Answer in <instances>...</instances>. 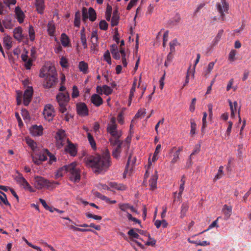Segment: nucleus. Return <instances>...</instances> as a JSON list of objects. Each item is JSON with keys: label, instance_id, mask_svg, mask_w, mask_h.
Masks as SVG:
<instances>
[{"label": "nucleus", "instance_id": "nucleus-1", "mask_svg": "<svg viewBox=\"0 0 251 251\" xmlns=\"http://www.w3.org/2000/svg\"><path fill=\"white\" fill-rule=\"evenodd\" d=\"M109 152L106 151L101 155L91 156L86 160L88 167L92 168L95 172L106 171L111 165Z\"/></svg>", "mask_w": 251, "mask_h": 251}, {"label": "nucleus", "instance_id": "nucleus-2", "mask_svg": "<svg viewBox=\"0 0 251 251\" xmlns=\"http://www.w3.org/2000/svg\"><path fill=\"white\" fill-rule=\"evenodd\" d=\"M66 173H68L70 180L74 182H79L80 180V170L75 162L60 168L55 174V178L62 177Z\"/></svg>", "mask_w": 251, "mask_h": 251}, {"label": "nucleus", "instance_id": "nucleus-3", "mask_svg": "<svg viewBox=\"0 0 251 251\" xmlns=\"http://www.w3.org/2000/svg\"><path fill=\"white\" fill-rule=\"evenodd\" d=\"M39 76L44 78L43 86L45 88L52 87L57 81V74L54 67L52 66H44L40 71Z\"/></svg>", "mask_w": 251, "mask_h": 251}, {"label": "nucleus", "instance_id": "nucleus-4", "mask_svg": "<svg viewBox=\"0 0 251 251\" xmlns=\"http://www.w3.org/2000/svg\"><path fill=\"white\" fill-rule=\"evenodd\" d=\"M106 130L107 133L111 136L109 139L110 144L118 143L119 141L120 140V138L122 135V132L121 130L118 129L116 119L114 117L110 118L109 122L107 126Z\"/></svg>", "mask_w": 251, "mask_h": 251}, {"label": "nucleus", "instance_id": "nucleus-5", "mask_svg": "<svg viewBox=\"0 0 251 251\" xmlns=\"http://www.w3.org/2000/svg\"><path fill=\"white\" fill-rule=\"evenodd\" d=\"M59 105V110L62 113L67 112V108L70 100V96L68 92L66 93H59L56 97Z\"/></svg>", "mask_w": 251, "mask_h": 251}, {"label": "nucleus", "instance_id": "nucleus-6", "mask_svg": "<svg viewBox=\"0 0 251 251\" xmlns=\"http://www.w3.org/2000/svg\"><path fill=\"white\" fill-rule=\"evenodd\" d=\"M49 151L47 149L42 150L40 148L38 151L31 154V157L33 162L36 165H40L42 162L47 160V154Z\"/></svg>", "mask_w": 251, "mask_h": 251}, {"label": "nucleus", "instance_id": "nucleus-7", "mask_svg": "<svg viewBox=\"0 0 251 251\" xmlns=\"http://www.w3.org/2000/svg\"><path fill=\"white\" fill-rule=\"evenodd\" d=\"M34 185L38 189H41L44 187H50L54 182H51L48 179L42 176H36L34 177Z\"/></svg>", "mask_w": 251, "mask_h": 251}, {"label": "nucleus", "instance_id": "nucleus-8", "mask_svg": "<svg viewBox=\"0 0 251 251\" xmlns=\"http://www.w3.org/2000/svg\"><path fill=\"white\" fill-rule=\"evenodd\" d=\"M216 7L220 14V18L222 21L225 20V12L227 13L229 10V4L226 0H221L220 2L216 3Z\"/></svg>", "mask_w": 251, "mask_h": 251}, {"label": "nucleus", "instance_id": "nucleus-9", "mask_svg": "<svg viewBox=\"0 0 251 251\" xmlns=\"http://www.w3.org/2000/svg\"><path fill=\"white\" fill-rule=\"evenodd\" d=\"M17 176H15V180L21 186H23L25 190H27L30 192H34L33 188L30 185L29 183L27 181L25 178L23 176L22 174L17 171Z\"/></svg>", "mask_w": 251, "mask_h": 251}, {"label": "nucleus", "instance_id": "nucleus-10", "mask_svg": "<svg viewBox=\"0 0 251 251\" xmlns=\"http://www.w3.org/2000/svg\"><path fill=\"white\" fill-rule=\"evenodd\" d=\"M56 144L58 148L62 147L66 143H69L68 139L65 136V131L63 130H59L55 136Z\"/></svg>", "mask_w": 251, "mask_h": 251}, {"label": "nucleus", "instance_id": "nucleus-11", "mask_svg": "<svg viewBox=\"0 0 251 251\" xmlns=\"http://www.w3.org/2000/svg\"><path fill=\"white\" fill-rule=\"evenodd\" d=\"M161 148V145L158 144L156 147L155 151L153 153V156H152L151 159V158H149V159H148L149 165H148V169L146 171V172L145 174V178L148 177V176H149V168L151 166L152 162H154L158 159V154L160 152Z\"/></svg>", "mask_w": 251, "mask_h": 251}, {"label": "nucleus", "instance_id": "nucleus-12", "mask_svg": "<svg viewBox=\"0 0 251 251\" xmlns=\"http://www.w3.org/2000/svg\"><path fill=\"white\" fill-rule=\"evenodd\" d=\"M43 114L46 120L48 121L52 120L54 116V111L53 105L50 104L46 105Z\"/></svg>", "mask_w": 251, "mask_h": 251}, {"label": "nucleus", "instance_id": "nucleus-13", "mask_svg": "<svg viewBox=\"0 0 251 251\" xmlns=\"http://www.w3.org/2000/svg\"><path fill=\"white\" fill-rule=\"evenodd\" d=\"M33 93V88L31 86H28L25 90L24 94V104L25 106L28 105L30 102Z\"/></svg>", "mask_w": 251, "mask_h": 251}, {"label": "nucleus", "instance_id": "nucleus-14", "mask_svg": "<svg viewBox=\"0 0 251 251\" xmlns=\"http://www.w3.org/2000/svg\"><path fill=\"white\" fill-rule=\"evenodd\" d=\"M76 110L78 114L81 116H86L88 115V109L84 102L77 103Z\"/></svg>", "mask_w": 251, "mask_h": 251}, {"label": "nucleus", "instance_id": "nucleus-15", "mask_svg": "<svg viewBox=\"0 0 251 251\" xmlns=\"http://www.w3.org/2000/svg\"><path fill=\"white\" fill-rule=\"evenodd\" d=\"M29 131L32 136H39L43 134V127L41 125H33L29 128Z\"/></svg>", "mask_w": 251, "mask_h": 251}, {"label": "nucleus", "instance_id": "nucleus-16", "mask_svg": "<svg viewBox=\"0 0 251 251\" xmlns=\"http://www.w3.org/2000/svg\"><path fill=\"white\" fill-rule=\"evenodd\" d=\"M185 177L184 176H182L181 180H180V184L179 186V192L177 194L176 192L174 193V201L177 200V201H180L182 193L184 189V184H185Z\"/></svg>", "mask_w": 251, "mask_h": 251}, {"label": "nucleus", "instance_id": "nucleus-17", "mask_svg": "<svg viewBox=\"0 0 251 251\" xmlns=\"http://www.w3.org/2000/svg\"><path fill=\"white\" fill-rule=\"evenodd\" d=\"M97 92L100 95L103 93L105 95L108 96L112 93V89L110 87L106 85H104L102 87L98 86L97 87Z\"/></svg>", "mask_w": 251, "mask_h": 251}, {"label": "nucleus", "instance_id": "nucleus-18", "mask_svg": "<svg viewBox=\"0 0 251 251\" xmlns=\"http://www.w3.org/2000/svg\"><path fill=\"white\" fill-rule=\"evenodd\" d=\"M122 142L120 140L119 141V143L117 144H110L113 146H117V147L114 149L112 152V155L114 158L116 159H119L120 156L121 152V145Z\"/></svg>", "mask_w": 251, "mask_h": 251}, {"label": "nucleus", "instance_id": "nucleus-19", "mask_svg": "<svg viewBox=\"0 0 251 251\" xmlns=\"http://www.w3.org/2000/svg\"><path fill=\"white\" fill-rule=\"evenodd\" d=\"M91 102L96 107H99L103 103V100L99 94H94L90 98Z\"/></svg>", "mask_w": 251, "mask_h": 251}, {"label": "nucleus", "instance_id": "nucleus-20", "mask_svg": "<svg viewBox=\"0 0 251 251\" xmlns=\"http://www.w3.org/2000/svg\"><path fill=\"white\" fill-rule=\"evenodd\" d=\"M35 6L38 13L43 14L45 9V0H35Z\"/></svg>", "mask_w": 251, "mask_h": 251}, {"label": "nucleus", "instance_id": "nucleus-21", "mask_svg": "<svg viewBox=\"0 0 251 251\" xmlns=\"http://www.w3.org/2000/svg\"><path fill=\"white\" fill-rule=\"evenodd\" d=\"M15 13L18 22L20 24L23 23L24 21L25 15L20 7L19 6L16 7L15 9Z\"/></svg>", "mask_w": 251, "mask_h": 251}, {"label": "nucleus", "instance_id": "nucleus-22", "mask_svg": "<svg viewBox=\"0 0 251 251\" xmlns=\"http://www.w3.org/2000/svg\"><path fill=\"white\" fill-rule=\"evenodd\" d=\"M13 36L15 39L19 42H21L23 38V29L21 27L18 26L13 30Z\"/></svg>", "mask_w": 251, "mask_h": 251}, {"label": "nucleus", "instance_id": "nucleus-23", "mask_svg": "<svg viewBox=\"0 0 251 251\" xmlns=\"http://www.w3.org/2000/svg\"><path fill=\"white\" fill-rule=\"evenodd\" d=\"M137 78L135 77L132 84V87L130 90L129 98H128V105H130L131 103L133 98L134 97V93L136 91L137 87Z\"/></svg>", "mask_w": 251, "mask_h": 251}, {"label": "nucleus", "instance_id": "nucleus-24", "mask_svg": "<svg viewBox=\"0 0 251 251\" xmlns=\"http://www.w3.org/2000/svg\"><path fill=\"white\" fill-rule=\"evenodd\" d=\"M68 143V145L65 148L66 151L68 152L72 156H75L77 153L76 148L74 144L71 143L70 142Z\"/></svg>", "mask_w": 251, "mask_h": 251}, {"label": "nucleus", "instance_id": "nucleus-25", "mask_svg": "<svg viewBox=\"0 0 251 251\" xmlns=\"http://www.w3.org/2000/svg\"><path fill=\"white\" fill-rule=\"evenodd\" d=\"M157 179L158 176L157 175V172L155 171V174L151 176V177L149 180V186L151 189L154 190L156 188Z\"/></svg>", "mask_w": 251, "mask_h": 251}, {"label": "nucleus", "instance_id": "nucleus-26", "mask_svg": "<svg viewBox=\"0 0 251 251\" xmlns=\"http://www.w3.org/2000/svg\"><path fill=\"white\" fill-rule=\"evenodd\" d=\"M47 32L50 36H55V26L53 21L49 22L47 25Z\"/></svg>", "mask_w": 251, "mask_h": 251}, {"label": "nucleus", "instance_id": "nucleus-27", "mask_svg": "<svg viewBox=\"0 0 251 251\" xmlns=\"http://www.w3.org/2000/svg\"><path fill=\"white\" fill-rule=\"evenodd\" d=\"M110 188L117 190L124 191L126 189V186L123 184H118L115 182H110L108 183Z\"/></svg>", "mask_w": 251, "mask_h": 251}, {"label": "nucleus", "instance_id": "nucleus-28", "mask_svg": "<svg viewBox=\"0 0 251 251\" xmlns=\"http://www.w3.org/2000/svg\"><path fill=\"white\" fill-rule=\"evenodd\" d=\"M26 142L28 146L32 150L33 152L38 151L40 149V147L37 146V143L31 139H26Z\"/></svg>", "mask_w": 251, "mask_h": 251}, {"label": "nucleus", "instance_id": "nucleus-29", "mask_svg": "<svg viewBox=\"0 0 251 251\" xmlns=\"http://www.w3.org/2000/svg\"><path fill=\"white\" fill-rule=\"evenodd\" d=\"M189 209V204L187 202H183L182 204L180 210V218L181 219L184 218L186 215V213Z\"/></svg>", "mask_w": 251, "mask_h": 251}, {"label": "nucleus", "instance_id": "nucleus-30", "mask_svg": "<svg viewBox=\"0 0 251 251\" xmlns=\"http://www.w3.org/2000/svg\"><path fill=\"white\" fill-rule=\"evenodd\" d=\"M222 211L224 214L225 218L227 219L231 214L232 207L230 206H228L226 204H225L222 209Z\"/></svg>", "mask_w": 251, "mask_h": 251}, {"label": "nucleus", "instance_id": "nucleus-31", "mask_svg": "<svg viewBox=\"0 0 251 251\" xmlns=\"http://www.w3.org/2000/svg\"><path fill=\"white\" fill-rule=\"evenodd\" d=\"M78 68L80 71L83 74H86L88 72V65L87 63L84 61H80L78 64Z\"/></svg>", "mask_w": 251, "mask_h": 251}, {"label": "nucleus", "instance_id": "nucleus-32", "mask_svg": "<svg viewBox=\"0 0 251 251\" xmlns=\"http://www.w3.org/2000/svg\"><path fill=\"white\" fill-rule=\"evenodd\" d=\"M120 52L122 57V62L123 65L124 67H126L127 66V65L126 60L128 58V56H126V54L124 48H121V49H120Z\"/></svg>", "mask_w": 251, "mask_h": 251}, {"label": "nucleus", "instance_id": "nucleus-33", "mask_svg": "<svg viewBox=\"0 0 251 251\" xmlns=\"http://www.w3.org/2000/svg\"><path fill=\"white\" fill-rule=\"evenodd\" d=\"M0 193L2 195H0V204L10 206V204L7 201L6 195L0 191Z\"/></svg>", "mask_w": 251, "mask_h": 251}, {"label": "nucleus", "instance_id": "nucleus-34", "mask_svg": "<svg viewBox=\"0 0 251 251\" xmlns=\"http://www.w3.org/2000/svg\"><path fill=\"white\" fill-rule=\"evenodd\" d=\"M136 161V159L135 157H134V156L132 157L131 155H130L129 156L128 158V161L127 162V164L126 166V170L123 173V177H126V174L127 172V168L128 166L130 165V163L131 162L132 164H133L135 163Z\"/></svg>", "mask_w": 251, "mask_h": 251}, {"label": "nucleus", "instance_id": "nucleus-35", "mask_svg": "<svg viewBox=\"0 0 251 251\" xmlns=\"http://www.w3.org/2000/svg\"><path fill=\"white\" fill-rule=\"evenodd\" d=\"M89 19L91 22H94L97 18V14L95 10L92 8L90 7L88 9Z\"/></svg>", "mask_w": 251, "mask_h": 251}, {"label": "nucleus", "instance_id": "nucleus-36", "mask_svg": "<svg viewBox=\"0 0 251 251\" xmlns=\"http://www.w3.org/2000/svg\"><path fill=\"white\" fill-rule=\"evenodd\" d=\"M81 15L79 11L75 12V15L74 25L77 27H79L80 25Z\"/></svg>", "mask_w": 251, "mask_h": 251}, {"label": "nucleus", "instance_id": "nucleus-37", "mask_svg": "<svg viewBox=\"0 0 251 251\" xmlns=\"http://www.w3.org/2000/svg\"><path fill=\"white\" fill-rule=\"evenodd\" d=\"M119 17L117 14V11H114L111 20V25L112 26H116L118 24Z\"/></svg>", "mask_w": 251, "mask_h": 251}, {"label": "nucleus", "instance_id": "nucleus-38", "mask_svg": "<svg viewBox=\"0 0 251 251\" xmlns=\"http://www.w3.org/2000/svg\"><path fill=\"white\" fill-rule=\"evenodd\" d=\"M91 44H99L98 42V35L96 30L93 31L91 37Z\"/></svg>", "mask_w": 251, "mask_h": 251}, {"label": "nucleus", "instance_id": "nucleus-39", "mask_svg": "<svg viewBox=\"0 0 251 251\" xmlns=\"http://www.w3.org/2000/svg\"><path fill=\"white\" fill-rule=\"evenodd\" d=\"M191 74L192 77L194 78V72H193V71L192 72L191 71V66H190L189 69H188V71H187V75H186L185 82L184 83L183 86V87L186 86L188 84V83L189 82V78H190V76L191 75Z\"/></svg>", "mask_w": 251, "mask_h": 251}, {"label": "nucleus", "instance_id": "nucleus-40", "mask_svg": "<svg viewBox=\"0 0 251 251\" xmlns=\"http://www.w3.org/2000/svg\"><path fill=\"white\" fill-rule=\"evenodd\" d=\"M61 42L63 47H67L69 44V39L67 35L65 33H62L61 35Z\"/></svg>", "mask_w": 251, "mask_h": 251}, {"label": "nucleus", "instance_id": "nucleus-41", "mask_svg": "<svg viewBox=\"0 0 251 251\" xmlns=\"http://www.w3.org/2000/svg\"><path fill=\"white\" fill-rule=\"evenodd\" d=\"M28 34L31 41H34L35 39V32L33 26L30 25L28 28Z\"/></svg>", "mask_w": 251, "mask_h": 251}, {"label": "nucleus", "instance_id": "nucleus-42", "mask_svg": "<svg viewBox=\"0 0 251 251\" xmlns=\"http://www.w3.org/2000/svg\"><path fill=\"white\" fill-rule=\"evenodd\" d=\"M223 32L224 30L223 29H221L218 31L217 34L212 41V44L213 45H216L218 43L222 37Z\"/></svg>", "mask_w": 251, "mask_h": 251}, {"label": "nucleus", "instance_id": "nucleus-43", "mask_svg": "<svg viewBox=\"0 0 251 251\" xmlns=\"http://www.w3.org/2000/svg\"><path fill=\"white\" fill-rule=\"evenodd\" d=\"M190 123H191L190 135L191 136H193L196 133L197 124L195 123L194 120H193V119H191Z\"/></svg>", "mask_w": 251, "mask_h": 251}, {"label": "nucleus", "instance_id": "nucleus-44", "mask_svg": "<svg viewBox=\"0 0 251 251\" xmlns=\"http://www.w3.org/2000/svg\"><path fill=\"white\" fill-rule=\"evenodd\" d=\"M87 137L88 140L89 141V142L90 144L91 145V147L93 149H96V144L95 142V141L94 139L93 136L91 135V134L90 132H88L87 133Z\"/></svg>", "mask_w": 251, "mask_h": 251}, {"label": "nucleus", "instance_id": "nucleus-45", "mask_svg": "<svg viewBox=\"0 0 251 251\" xmlns=\"http://www.w3.org/2000/svg\"><path fill=\"white\" fill-rule=\"evenodd\" d=\"M180 16L178 14L176 15L170 20V24L175 25H177L180 21Z\"/></svg>", "mask_w": 251, "mask_h": 251}, {"label": "nucleus", "instance_id": "nucleus-46", "mask_svg": "<svg viewBox=\"0 0 251 251\" xmlns=\"http://www.w3.org/2000/svg\"><path fill=\"white\" fill-rule=\"evenodd\" d=\"M3 45L7 48L9 49L11 47V37L9 36H4L3 39Z\"/></svg>", "mask_w": 251, "mask_h": 251}, {"label": "nucleus", "instance_id": "nucleus-47", "mask_svg": "<svg viewBox=\"0 0 251 251\" xmlns=\"http://www.w3.org/2000/svg\"><path fill=\"white\" fill-rule=\"evenodd\" d=\"M119 208L121 210L126 212L127 215V210L129 209V204L127 203H120L118 204Z\"/></svg>", "mask_w": 251, "mask_h": 251}, {"label": "nucleus", "instance_id": "nucleus-48", "mask_svg": "<svg viewBox=\"0 0 251 251\" xmlns=\"http://www.w3.org/2000/svg\"><path fill=\"white\" fill-rule=\"evenodd\" d=\"M223 169H224V167L223 166H220L219 167L218 173L214 176V179L215 181L222 178V177L224 174Z\"/></svg>", "mask_w": 251, "mask_h": 251}, {"label": "nucleus", "instance_id": "nucleus-49", "mask_svg": "<svg viewBox=\"0 0 251 251\" xmlns=\"http://www.w3.org/2000/svg\"><path fill=\"white\" fill-rule=\"evenodd\" d=\"M128 235L131 238L139 239V235L137 233L134 229H130L128 232Z\"/></svg>", "mask_w": 251, "mask_h": 251}, {"label": "nucleus", "instance_id": "nucleus-50", "mask_svg": "<svg viewBox=\"0 0 251 251\" xmlns=\"http://www.w3.org/2000/svg\"><path fill=\"white\" fill-rule=\"evenodd\" d=\"M220 217H219L217 218V219L216 220H215L214 221H213L208 226V229L201 232V233H199V234H202V233L205 232V231H208V230L214 227H219V226L218 225V221L219 220V219L220 218Z\"/></svg>", "mask_w": 251, "mask_h": 251}, {"label": "nucleus", "instance_id": "nucleus-51", "mask_svg": "<svg viewBox=\"0 0 251 251\" xmlns=\"http://www.w3.org/2000/svg\"><path fill=\"white\" fill-rule=\"evenodd\" d=\"M207 116V115L206 112H205L203 113V117L202 119V125L201 126V132L202 133H204V129L207 126V122H206Z\"/></svg>", "mask_w": 251, "mask_h": 251}, {"label": "nucleus", "instance_id": "nucleus-52", "mask_svg": "<svg viewBox=\"0 0 251 251\" xmlns=\"http://www.w3.org/2000/svg\"><path fill=\"white\" fill-rule=\"evenodd\" d=\"M216 61L215 62H210L206 70L205 71V75H208L212 71V69H213L214 66L215 64Z\"/></svg>", "mask_w": 251, "mask_h": 251}, {"label": "nucleus", "instance_id": "nucleus-53", "mask_svg": "<svg viewBox=\"0 0 251 251\" xmlns=\"http://www.w3.org/2000/svg\"><path fill=\"white\" fill-rule=\"evenodd\" d=\"M72 90V97L73 98H77L79 95V91L77 86H73Z\"/></svg>", "mask_w": 251, "mask_h": 251}, {"label": "nucleus", "instance_id": "nucleus-54", "mask_svg": "<svg viewBox=\"0 0 251 251\" xmlns=\"http://www.w3.org/2000/svg\"><path fill=\"white\" fill-rule=\"evenodd\" d=\"M104 60L109 65L111 64V57L108 50L105 52L103 55Z\"/></svg>", "mask_w": 251, "mask_h": 251}, {"label": "nucleus", "instance_id": "nucleus-55", "mask_svg": "<svg viewBox=\"0 0 251 251\" xmlns=\"http://www.w3.org/2000/svg\"><path fill=\"white\" fill-rule=\"evenodd\" d=\"M236 50H232L229 53V55H228V60L231 61V62H233V61H234L235 60V55L236 54Z\"/></svg>", "mask_w": 251, "mask_h": 251}, {"label": "nucleus", "instance_id": "nucleus-56", "mask_svg": "<svg viewBox=\"0 0 251 251\" xmlns=\"http://www.w3.org/2000/svg\"><path fill=\"white\" fill-rule=\"evenodd\" d=\"M179 159V156L178 155L177 153H175L173 155V158L170 162V166L173 168L174 165L176 163Z\"/></svg>", "mask_w": 251, "mask_h": 251}, {"label": "nucleus", "instance_id": "nucleus-57", "mask_svg": "<svg viewBox=\"0 0 251 251\" xmlns=\"http://www.w3.org/2000/svg\"><path fill=\"white\" fill-rule=\"evenodd\" d=\"M82 20L83 22H85L88 18H89L88 11L86 8L83 7L82 10Z\"/></svg>", "mask_w": 251, "mask_h": 251}, {"label": "nucleus", "instance_id": "nucleus-58", "mask_svg": "<svg viewBox=\"0 0 251 251\" xmlns=\"http://www.w3.org/2000/svg\"><path fill=\"white\" fill-rule=\"evenodd\" d=\"M99 26L100 29L106 30L107 29L108 24L105 21L102 20L100 22Z\"/></svg>", "mask_w": 251, "mask_h": 251}, {"label": "nucleus", "instance_id": "nucleus-59", "mask_svg": "<svg viewBox=\"0 0 251 251\" xmlns=\"http://www.w3.org/2000/svg\"><path fill=\"white\" fill-rule=\"evenodd\" d=\"M59 63L61 67L63 68H67L68 67V60L64 57H62L60 58Z\"/></svg>", "mask_w": 251, "mask_h": 251}, {"label": "nucleus", "instance_id": "nucleus-60", "mask_svg": "<svg viewBox=\"0 0 251 251\" xmlns=\"http://www.w3.org/2000/svg\"><path fill=\"white\" fill-rule=\"evenodd\" d=\"M98 47L99 44H92L90 45V51L91 52L94 54H97L98 52Z\"/></svg>", "mask_w": 251, "mask_h": 251}, {"label": "nucleus", "instance_id": "nucleus-61", "mask_svg": "<svg viewBox=\"0 0 251 251\" xmlns=\"http://www.w3.org/2000/svg\"><path fill=\"white\" fill-rule=\"evenodd\" d=\"M22 117L24 120H29L30 116L28 112L26 109H22L21 111Z\"/></svg>", "mask_w": 251, "mask_h": 251}, {"label": "nucleus", "instance_id": "nucleus-62", "mask_svg": "<svg viewBox=\"0 0 251 251\" xmlns=\"http://www.w3.org/2000/svg\"><path fill=\"white\" fill-rule=\"evenodd\" d=\"M111 54L112 55V57L116 60H119L121 58L120 50L112 51Z\"/></svg>", "mask_w": 251, "mask_h": 251}, {"label": "nucleus", "instance_id": "nucleus-63", "mask_svg": "<svg viewBox=\"0 0 251 251\" xmlns=\"http://www.w3.org/2000/svg\"><path fill=\"white\" fill-rule=\"evenodd\" d=\"M117 121L121 125H123L124 124V117L123 112H120L118 114L117 116Z\"/></svg>", "mask_w": 251, "mask_h": 251}, {"label": "nucleus", "instance_id": "nucleus-64", "mask_svg": "<svg viewBox=\"0 0 251 251\" xmlns=\"http://www.w3.org/2000/svg\"><path fill=\"white\" fill-rule=\"evenodd\" d=\"M146 113V109H140L138 110L137 113L136 114L135 117L136 118H141L142 116H144Z\"/></svg>", "mask_w": 251, "mask_h": 251}]
</instances>
